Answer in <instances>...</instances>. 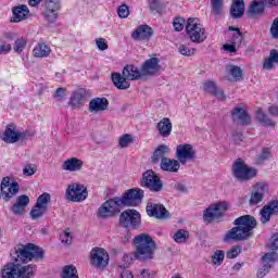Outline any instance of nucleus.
Instances as JSON below:
<instances>
[{"mask_svg":"<svg viewBox=\"0 0 278 278\" xmlns=\"http://www.w3.org/2000/svg\"><path fill=\"white\" fill-rule=\"evenodd\" d=\"M231 228L224 236V242H242L253 236V229L257 227V220L251 215H242L235 219Z\"/></svg>","mask_w":278,"mask_h":278,"instance_id":"f257e3e1","label":"nucleus"},{"mask_svg":"<svg viewBox=\"0 0 278 278\" xmlns=\"http://www.w3.org/2000/svg\"><path fill=\"white\" fill-rule=\"evenodd\" d=\"M134 257L139 262H151L155 258L157 244L153 238L147 233H140L132 239Z\"/></svg>","mask_w":278,"mask_h":278,"instance_id":"f03ea898","label":"nucleus"},{"mask_svg":"<svg viewBox=\"0 0 278 278\" xmlns=\"http://www.w3.org/2000/svg\"><path fill=\"white\" fill-rule=\"evenodd\" d=\"M36 266H21L15 263H8L1 269L2 278H30L34 277V269Z\"/></svg>","mask_w":278,"mask_h":278,"instance_id":"7ed1b4c3","label":"nucleus"},{"mask_svg":"<svg viewBox=\"0 0 278 278\" xmlns=\"http://www.w3.org/2000/svg\"><path fill=\"white\" fill-rule=\"evenodd\" d=\"M15 253L17 258L15 262H31V260H43L45 258V250L42 248H38V245L34 243H28L26 245H20Z\"/></svg>","mask_w":278,"mask_h":278,"instance_id":"20e7f679","label":"nucleus"},{"mask_svg":"<svg viewBox=\"0 0 278 278\" xmlns=\"http://www.w3.org/2000/svg\"><path fill=\"white\" fill-rule=\"evenodd\" d=\"M231 170L232 177H235L237 181H251V179H255V177H257V169L249 167L242 159H237L233 162Z\"/></svg>","mask_w":278,"mask_h":278,"instance_id":"39448f33","label":"nucleus"},{"mask_svg":"<svg viewBox=\"0 0 278 278\" xmlns=\"http://www.w3.org/2000/svg\"><path fill=\"white\" fill-rule=\"evenodd\" d=\"M125 207L121 198L116 197L105 201L98 208V216L100 218H112V216H116L121 214V208Z\"/></svg>","mask_w":278,"mask_h":278,"instance_id":"423d86ee","label":"nucleus"},{"mask_svg":"<svg viewBox=\"0 0 278 278\" xmlns=\"http://www.w3.org/2000/svg\"><path fill=\"white\" fill-rule=\"evenodd\" d=\"M186 31L191 42L201 43L207 38V36H205V28H203V25L194 17L188 18Z\"/></svg>","mask_w":278,"mask_h":278,"instance_id":"0eeeda50","label":"nucleus"},{"mask_svg":"<svg viewBox=\"0 0 278 278\" xmlns=\"http://www.w3.org/2000/svg\"><path fill=\"white\" fill-rule=\"evenodd\" d=\"M140 213L136 210H126L119 215V225L124 229H140Z\"/></svg>","mask_w":278,"mask_h":278,"instance_id":"6e6552de","label":"nucleus"},{"mask_svg":"<svg viewBox=\"0 0 278 278\" xmlns=\"http://www.w3.org/2000/svg\"><path fill=\"white\" fill-rule=\"evenodd\" d=\"M65 197L67 201L81 203L88 199V188L81 184H71L65 191Z\"/></svg>","mask_w":278,"mask_h":278,"instance_id":"1a4fd4ad","label":"nucleus"},{"mask_svg":"<svg viewBox=\"0 0 278 278\" xmlns=\"http://www.w3.org/2000/svg\"><path fill=\"white\" fill-rule=\"evenodd\" d=\"M49 203H51V194L45 192L37 198L35 205L30 210V218L38 220L42 218L46 212L49 210Z\"/></svg>","mask_w":278,"mask_h":278,"instance_id":"9d476101","label":"nucleus"},{"mask_svg":"<svg viewBox=\"0 0 278 278\" xmlns=\"http://www.w3.org/2000/svg\"><path fill=\"white\" fill-rule=\"evenodd\" d=\"M141 187L148 188L151 192H162L164 185L162 184L160 176L150 169L142 174Z\"/></svg>","mask_w":278,"mask_h":278,"instance_id":"9b49d317","label":"nucleus"},{"mask_svg":"<svg viewBox=\"0 0 278 278\" xmlns=\"http://www.w3.org/2000/svg\"><path fill=\"white\" fill-rule=\"evenodd\" d=\"M119 199L124 207H137L144 199V190L140 188L129 189Z\"/></svg>","mask_w":278,"mask_h":278,"instance_id":"f8f14e48","label":"nucleus"},{"mask_svg":"<svg viewBox=\"0 0 278 278\" xmlns=\"http://www.w3.org/2000/svg\"><path fill=\"white\" fill-rule=\"evenodd\" d=\"M90 264L93 268L103 270L110 264V254L103 248H93L90 252Z\"/></svg>","mask_w":278,"mask_h":278,"instance_id":"ddd939ff","label":"nucleus"},{"mask_svg":"<svg viewBox=\"0 0 278 278\" xmlns=\"http://www.w3.org/2000/svg\"><path fill=\"white\" fill-rule=\"evenodd\" d=\"M229 210V202L223 201L208 206L203 214V218L206 223H212L216 218H223V214Z\"/></svg>","mask_w":278,"mask_h":278,"instance_id":"4468645a","label":"nucleus"},{"mask_svg":"<svg viewBox=\"0 0 278 278\" xmlns=\"http://www.w3.org/2000/svg\"><path fill=\"white\" fill-rule=\"evenodd\" d=\"M0 138L7 144H14L21 140H27V134L16 129V125L9 124L1 134Z\"/></svg>","mask_w":278,"mask_h":278,"instance_id":"2eb2a0df","label":"nucleus"},{"mask_svg":"<svg viewBox=\"0 0 278 278\" xmlns=\"http://www.w3.org/2000/svg\"><path fill=\"white\" fill-rule=\"evenodd\" d=\"M62 4L59 0H46L42 16L47 23L53 24L58 21V12H60Z\"/></svg>","mask_w":278,"mask_h":278,"instance_id":"dca6fc26","label":"nucleus"},{"mask_svg":"<svg viewBox=\"0 0 278 278\" xmlns=\"http://www.w3.org/2000/svg\"><path fill=\"white\" fill-rule=\"evenodd\" d=\"M18 190H21V186H18V182H10V177L8 176L2 178L0 184V191L5 201H10V199L16 197V194H18Z\"/></svg>","mask_w":278,"mask_h":278,"instance_id":"f3484780","label":"nucleus"},{"mask_svg":"<svg viewBox=\"0 0 278 278\" xmlns=\"http://www.w3.org/2000/svg\"><path fill=\"white\" fill-rule=\"evenodd\" d=\"M194 157H197V151H194L192 144L185 143L177 146L176 160H178L179 163L186 164L187 162L194 160Z\"/></svg>","mask_w":278,"mask_h":278,"instance_id":"a211bd4d","label":"nucleus"},{"mask_svg":"<svg viewBox=\"0 0 278 278\" xmlns=\"http://www.w3.org/2000/svg\"><path fill=\"white\" fill-rule=\"evenodd\" d=\"M141 72L143 77H157L162 73V65H160V59L151 58L141 65Z\"/></svg>","mask_w":278,"mask_h":278,"instance_id":"6ab92c4d","label":"nucleus"},{"mask_svg":"<svg viewBox=\"0 0 278 278\" xmlns=\"http://www.w3.org/2000/svg\"><path fill=\"white\" fill-rule=\"evenodd\" d=\"M277 260H278L277 252H267L264 256H262L263 267L258 269L256 277L257 278L266 277V275L270 273V268H273Z\"/></svg>","mask_w":278,"mask_h":278,"instance_id":"aec40b11","label":"nucleus"},{"mask_svg":"<svg viewBox=\"0 0 278 278\" xmlns=\"http://www.w3.org/2000/svg\"><path fill=\"white\" fill-rule=\"evenodd\" d=\"M153 34L155 33L151 26L142 24L135 29V31L131 34V38L138 42H149V40L153 38Z\"/></svg>","mask_w":278,"mask_h":278,"instance_id":"412c9836","label":"nucleus"},{"mask_svg":"<svg viewBox=\"0 0 278 278\" xmlns=\"http://www.w3.org/2000/svg\"><path fill=\"white\" fill-rule=\"evenodd\" d=\"M278 214V200L270 201L268 204L264 205L260 211V220L262 225L270 223L271 216Z\"/></svg>","mask_w":278,"mask_h":278,"instance_id":"4be33fe9","label":"nucleus"},{"mask_svg":"<svg viewBox=\"0 0 278 278\" xmlns=\"http://www.w3.org/2000/svg\"><path fill=\"white\" fill-rule=\"evenodd\" d=\"M268 192V185L266 182H257L252 191L249 200L250 205H258L264 201V195Z\"/></svg>","mask_w":278,"mask_h":278,"instance_id":"5701e85b","label":"nucleus"},{"mask_svg":"<svg viewBox=\"0 0 278 278\" xmlns=\"http://www.w3.org/2000/svg\"><path fill=\"white\" fill-rule=\"evenodd\" d=\"M86 97L88 92L86 89H77L74 91L70 98L68 105L72 110H79L84 103H86Z\"/></svg>","mask_w":278,"mask_h":278,"instance_id":"b1692460","label":"nucleus"},{"mask_svg":"<svg viewBox=\"0 0 278 278\" xmlns=\"http://www.w3.org/2000/svg\"><path fill=\"white\" fill-rule=\"evenodd\" d=\"M29 203L30 200L27 194H22L17 197L15 203L11 207L12 214H14V216H23V214L27 212V206L29 205Z\"/></svg>","mask_w":278,"mask_h":278,"instance_id":"393cba45","label":"nucleus"},{"mask_svg":"<svg viewBox=\"0 0 278 278\" xmlns=\"http://www.w3.org/2000/svg\"><path fill=\"white\" fill-rule=\"evenodd\" d=\"M146 211L148 216H152L154 218H168L169 213L162 204H155L149 202L146 206Z\"/></svg>","mask_w":278,"mask_h":278,"instance_id":"a878e982","label":"nucleus"},{"mask_svg":"<svg viewBox=\"0 0 278 278\" xmlns=\"http://www.w3.org/2000/svg\"><path fill=\"white\" fill-rule=\"evenodd\" d=\"M61 168L66 173H79L84 168V161L78 157H70L61 164Z\"/></svg>","mask_w":278,"mask_h":278,"instance_id":"bb28decb","label":"nucleus"},{"mask_svg":"<svg viewBox=\"0 0 278 278\" xmlns=\"http://www.w3.org/2000/svg\"><path fill=\"white\" fill-rule=\"evenodd\" d=\"M110 105V101L106 98H93L89 102L88 110L91 114H99V112H105Z\"/></svg>","mask_w":278,"mask_h":278,"instance_id":"cd10ccee","label":"nucleus"},{"mask_svg":"<svg viewBox=\"0 0 278 278\" xmlns=\"http://www.w3.org/2000/svg\"><path fill=\"white\" fill-rule=\"evenodd\" d=\"M124 77L128 79V81H136L138 79L144 78V75L142 74V68H138L135 65H126L122 72Z\"/></svg>","mask_w":278,"mask_h":278,"instance_id":"c85d7f7f","label":"nucleus"},{"mask_svg":"<svg viewBox=\"0 0 278 278\" xmlns=\"http://www.w3.org/2000/svg\"><path fill=\"white\" fill-rule=\"evenodd\" d=\"M232 121L239 125H249L251 123V116L244 109L237 106L231 112Z\"/></svg>","mask_w":278,"mask_h":278,"instance_id":"c756f323","label":"nucleus"},{"mask_svg":"<svg viewBox=\"0 0 278 278\" xmlns=\"http://www.w3.org/2000/svg\"><path fill=\"white\" fill-rule=\"evenodd\" d=\"M156 129L159 131V136L162 138H168L170 137V134H173V122H170V118L163 117L156 125Z\"/></svg>","mask_w":278,"mask_h":278,"instance_id":"7c9ffc66","label":"nucleus"},{"mask_svg":"<svg viewBox=\"0 0 278 278\" xmlns=\"http://www.w3.org/2000/svg\"><path fill=\"white\" fill-rule=\"evenodd\" d=\"M161 170H165L166 173H179V168H181V163L179 160L175 159H163L160 163Z\"/></svg>","mask_w":278,"mask_h":278,"instance_id":"2f4dec72","label":"nucleus"},{"mask_svg":"<svg viewBox=\"0 0 278 278\" xmlns=\"http://www.w3.org/2000/svg\"><path fill=\"white\" fill-rule=\"evenodd\" d=\"M264 10H266V5L264 4V2L253 0L248 8V16H250V18L262 16V14H264Z\"/></svg>","mask_w":278,"mask_h":278,"instance_id":"473e14b6","label":"nucleus"},{"mask_svg":"<svg viewBox=\"0 0 278 278\" xmlns=\"http://www.w3.org/2000/svg\"><path fill=\"white\" fill-rule=\"evenodd\" d=\"M12 12L13 23H21V21H25V18H27V16L29 15V9L25 4L13 8Z\"/></svg>","mask_w":278,"mask_h":278,"instance_id":"72a5a7b5","label":"nucleus"},{"mask_svg":"<svg viewBox=\"0 0 278 278\" xmlns=\"http://www.w3.org/2000/svg\"><path fill=\"white\" fill-rule=\"evenodd\" d=\"M127 80H129L125 75H121V73L112 74V83L117 88V90H128L131 86Z\"/></svg>","mask_w":278,"mask_h":278,"instance_id":"f704fd0d","label":"nucleus"},{"mask_svg":"<svg viewBox=\"0 0 278 278\" xmlns=\"http://www.w3.org/2000/svg\"><path fill=\"white\" fill-rule=\"evenodd\" d=\"M170 153V148L166 144L159 146L152 155L153 164H157V162H162L163 160H167L166 155Z\"/></svg>","mask_w":278,"mask_h":278,"instance_id":"c9c22d12","label":"nucleus"},{"mask_svg":"<svg viewBox=\"0 0 278 278\" xmlns=\"http://www.w3.org/2000/svg\"><path fill=\"white\" fill-rule=\"evenodd\" d=\"M278 65V51L273 49L269 51V55L263 62L264 71H273Z\"/></svg>","mask_w":278,"mask_h":278,"instance_id":"e433bc0d","label":"nucleus"},{"mask_svg":"<svg viewBox=\"0 0 278 278\" xmlns=\"http://www.w3.org/2000/svg\"><path fill=\"white\" fill-rule=\"evenodd\" d=\"M230 16H232V18H241V16H244V0H232Z\"/></svg>","mask_w":278,"mask_h":278,"instance_id":"4c0bfd02","label":"nucleus"},{"mask_svg":"<svg viewBox=\"0 0 278 278\" xmlns=\"http://www.w3.org/2000/svg\"><path fill=\"white\" fill-rule=\"evenodd\" d=\"M34 58H49L51 48L47 43H38L33 50Z\"/></svg>","mask_w":278,"mask_h":278,"instance_id":"58836bf2","label":"nucleus"},{"mask_svg":"<svg viewBox=\"0 0 278 278\" xmlns=\"http://www.w3.org/2000/svg\"><path fill=\"white\" fill-rule=\"evenodd\" d=\"M149 8L152 14H164V10H166L161 0H149Z\"/></svg>","mask_w":278,"mask_h":278,"instance_id":"ea45409f","label":"nucleus"},{"mask_svg":"<svg viewBox=\"0 0 278 278\" xmlns=\"http://www.w3.org/2000/svg\"><path fill=\"white\" fill-rule=\"evenodd\" d=\"M256 118L260 121V123L265 125V127H275L277 125L275 122H273V119H270V117H268V115L262 112V109L256 111Z\"/></svg>","mask_w":278,"mask_h":278,"instance_id":"a19ab883","label":"nucleus"},{"mask_svg":"<svg viewBox=\"0 0 278 278\" xmlns=\"http://www.w3.org/2000/svg\"><path fill=\"white\" fill-rule=\"evenodd\" d=\"M188 238H190V232L188 230L179 229L174 235V241L177 242V244H184L188 242Z\"/></svg>","mask_w":278,"mask_h":278,"instance_id":"79ce46f5","label":"nucleus"},{"mask_svg":"<svg viewBox=\"0 0 278 278\" xmlns=\"http://www.w3.org/2000/svg\"><path fill=\"white\" fill-rule=\"evenodd\" d=\"M60 240L62 244H65V247H71L73 243V233L71 232V228H66L60 233Z\"/></svg>","mask_w":278,"mask_h":278,"instance_id":"37998d69","label":"nucleus"},{"mask_svg":"<svg viewBox=\"0 0 278 278\" xmlns=\"http://www.w3.org/2000/svg\"><path fill=\"white\" fill-rule=\"evenodd\" d=\"M223 0H211L212 14L215 16H220V14H223Z\"/></svg>","mask_w":278,"mask_h":278,"instance_id":"c03bdc74","label":"nucleus"},{"mask_svg":"<svg viewBox=\"0 0 278 278\" xmlns=\"http://www.w3.org/2000/svg\"><path fill=\"white\" fill-rule=\"evenodd\" d=\"M228 29H229V31H236L232 35V39H231L232 45H237V46L242 45V40H244V37L242 36V33H240V28L230 26Z\"/></svg>","mask_w":278,"mask_h":278,"instance_id":"a18cd8bd","label":"nucleus"},{"mask_svg":"<svg viewBox=\"0 0 278 278\" xmlns=\"http://www.w3.org/2000/svg\"><path fill=\"white\" fill-rule=\"evenodd\" d=\"M228 73L233 77L235 81H240L242 79V68L237 65H230L228 67Z\"/></svg>","mask_w":278,"mask_h":278,"instance_id":"49530a36","label":"nucleus"},{"mask_svg":"<svg viewBox=\"0 0 278 278\" xmlns=\"http://www.w3.org/2000/svg\"><path fill=\"white\" fill-rule=\"evenodd\" d=\"M224 261L225 252L223 250H216L211 258L212 264H214L215 266H220V264H223Z\"/></svg>","mask_w":278,"mask_h":278,"instance_id":"de8ad7c7","label":"nucleus"},{"mask_svg":"<svg viewBox=\"0 0 278 278\" xmlns=\"http://www.w3.org/2000/svg\"><path fill=\"white\" fill-rule=\"evenodd\" d=\"M178 51L180 55H186L187 58H190L197 53V49L191 48L188 45H180Z\"/></svg>","mask_w":278,"mask_h":278,"instance_id":"09e8293b","label":"nucleus"},{"mask_svg":"<svg viewBox=\"0 0 278 278\" xmlns=\"http://www.w3.org/2000/svg\"><path fill=\"white\" fill-rule=\"evenodd\" d=\"M26 46L27 41H25L23 38H18L14 42L13 51H15V53H23Z\"/></svg>","mask_w":278,"mask_h":278,"instance_id":"8fccbe9b","label":"nucleus"},{"mask_svg":"<svg viewBox=\"0 0 278 278\" xmlns=\"http://www.w3.org/2000/svg\"><path fill=\"white\" fill-rule=\"evenodd\" d=\"M134 142V138L129 134H125L119 138L118 144L122 149L129 147Z\"/></svg>","mask_w":278,"mask_h":278,"instance_id":"3c124183","label":"nucleus"},{"mask_svg":"<svg viewBox=\"0 0 278 278\" xmlns=\"http://www.w3.org/2000/svg\"><path fill=\"white\" fill-rule=\"evenodd\" d=\"M242 253V248L241 247H232L227 253L226 257L227 260H236L238 257V254Z\"/></svg>","mask_w":278,"mask_h":278,"instance_id":"603ef678","label":"nucleus"},{"mask_svg":"<svg viewBox=\"0 0 278 278\" xmlns=\"http://www.w3.org/2000/svg\"><path fill=\"white\" fill-rule=\"evenodd\" d=\"M203 90H204V92H208L210 94H214V92H216V90H217L216 83H214L212 80H208V81L204 83Z\"/></svg>","mask_w":278,"mask_h":278,"instance_id":"864d4df0","label":"nucleus"},{"mask_svg":"<svg viewBox=\"0 0 278 278\" xmlns=\"http://www.w3.org/2000/svg\"><path fill=\"white\" fill-rule=\"evenodd\" d=\"M269 34L274 40H278V17L273 21Z\"/></svg>","mask_w":278,"mask_h":278,"instance_id":"5fc2aeb1","label":"nucleus"},{"mask_svg":"<svg viewBox=\"0 0 278 278\" xmlns=\"http://www.w3.org/2000/svg\"><path fill=\"white\" fill-rule=\"evenodd\" d=\"M117 14L119 18H127L129 16V7L127 4H122L117 8Z\"/></svg>","mask_w":278,"mask_h":278,"instance_id":"6e6d98bb","label":"nucleus"},{"mask_svg":"<svg viewBox=\"0 0 278 278\" xmlns=\"http://www.w3.org/2000/svg\"><path fill=\"white\" fill-rule=\"evenodd\" d=\"M37 167L34 164H28L23 168V174L26 177H31V175H36Z\"/></svg>","mask_w":278,"mask_h":278,"instance_id":"4d7b16f0","label":"nucleus"},{"mask_svg":"<svg viewBox=\"0 0 278 278\" xmlns=\"http://www.w3.org/2000/svg\"><path fill=\"white\" fill-rule=\"evenodd\" d=\"M96 45L99 51H108V40H105V38L96 39Z\"/></svg>","mask_w":278,"mask_h":278,"instance_id":"13d9d810","label":"nucleus"},{"mask_svg":"<svg viewBox=\"0 0 278 278\" xmlns=\"http://www.w3.org/2000/svg\"><path fill=\"white\" fill-rule=\"evenodd\" d=\"M65 96H66V89L63 87H60L55 90L53 94V99H56V101H62V99H64Z\"/></svg>","mask_w":278,"mask_h":278,"instance_id":"bf43d9fd","label":"nucleus"},{"mask_svg":"<svg viewBox=\"0 0 278 278\" xmlns=\"http://www.w3.org/2000/svg\"><path fill=\"white\" fill-rule=\"evenodd\" d=\"M268 248L270 249V251H277V249H278V233H275V235L271 236V238L269 240Z\"/></svg>","mask_w":278,"mask_h":278,"instance_id":"052dcab7","label":"nucleus"},{"mask_svg":"<svg viewBox=\"0 0 278 278\" xmlns=\"http://www.w3.org/2000/svg\"><path fill=\"white\" fill-rule=\"evenodd\" d=\"M269 157H271L270 149L264 148L258 156L260 162H265V160H269Z\"/></svg>","mask_w":278,"mask_h":278,"instance_id":"680f3d73","label":"nucleus"},{"mask_svg":"<svg viewBox=\"0 0 278 278\" xmlns=\"http://www.w3.org/2000/svg\"><path fill=\"white\" fill-rule=\"evenodd\" d=\"M173 26H174L175 31H182L184 30V20H181V18L174 20Z\"/></svg>","mask_w":278,"mask_h":278,"instance_id":"e2e57ef3","label":"nucleus"},{"mask_svg":"<svg viewBox=\"0 0 278 278\" xmlns=\"http://www.w3.org/2000/svg\"><path fill=\"white\" fill-rule=\"evenodd\" d=\"M10 51H12V45L10 43L0 45V55H7V53H10Z\"/></svg>","mask_w":278,"mask_h":278,"instance_id":"0e129e2a","label":"nucleus"},{"mask_svg":"<svg viewBox=\"0 0 278 278\" xmlns=\"http://www.w3.org/2000/svg\"><path fill=\"white\" fill-rule=\"evenodd\" d=\"M214 97H216V99H219V101H225V91H223V89H217L214 93Z\"/></svg>","mask_w":278,"mask_h":278,"instance_id":"69168bd1","label":"nucleus"},{"mask_svg":"<svg viewBox=\"0 0 278 278\" xmlns=\"http://www.w3.org/2000/svg\"><path fill=\"white\" fill-rule=\"evenodd\" d=\"M121 278H134V274L129 269H124L121 273Z\"/></svg>","mask_w":278,"mask_h":278,"instance_id":"338daca9","label":"nucleus"},{"mask_svg":"<svg viewBox=\"0 0 278 278\" xmlns=\"http://www.w3.org/2000/svg\"><path fill=\"white\" fill-rule=\"evenodd\" d=\"M268 112L271 116H278V106L277 105L269 106Z\"/></svg>","mask_w":278,"mask_h":278,"instance_id":"774afa93","label":"nucleus"}]
</instances>
